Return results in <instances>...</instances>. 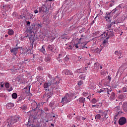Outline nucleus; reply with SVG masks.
I'll list each match as a JSON object with an SVG mask.
<instances>
[{"label": "nucleus", "mask_w": 127, "mask_h": 127, "mask_svg": "<svg viewBox=\"0 0 127 127\" xmlns=\"http://www.w3.org/2000/svg\"><path fill=\"white\" fill-rule=\"evenodd\" d=\"M48 50H50V51H53V49H54V45H49L48 46Z\"/></svg>", "instance_id": "24"}, {"label": "nucleus", "mask_w": 127, "mask_h": 127, "mask_svg": "<svg viewBox=\"0 0 127 127\" xmlns=\"http://www.w3.org/2000/svg\"><path fill=\"white\" fill-rule=\"evenodd\" d=\"M91 103L92 104H96V103H97V99L95 98L92 99L91 100Z\"/></svg>", "instance_id": "35"}, {"label": "nucleus", "mask_w": 127, "mask_h": 127, "mask_svg": "<svg viewBox=\"0 0 127 127\" xmlns=\"http://www.w3.org/2000/svg\"><path fill=\"white\" fill-rule=\"evenodd\" d=\"M101 119H102V114H97L95 116V120H99L100 121Z\"/></svg>", "instance_id": "25"}, {"label": "nucleus", "mask_w": 127, "mask_h": 127, "mask_svg": "<svg viewBox=\"0 0 127 127\" xmlns=\"http://www.w3.org/2000/svg\"><path fill=\"white\" fill-rule=\"evenodd\" d=\"M84 84V82H83V81H79L78 82V86H82V85H83Z\"/></svg>", "instance_id": "36"}, {"label": "nucleus", "mask_w": 127, "mask_h": 127, "mask_svg": "<svg viewBox=\"0 0 127 127\" xmlns=\"http://www.w3.org/2000/svg\"><path fill=\"white\" fill-rule=\"evenodd\" d=\"M64 60H65V61H67V60H69V58H67L65 57L64 58Z\"/></svg>", "instance_id": "52"}, {"label": "nucleus", "mask_w": 127, "mask_h": 127, "mask_svg": "<svg viewBox=\"0 0 127 127\" xmlns=\"http://www.w3.org/2000/svg\"><path fill=\"white\" fill-rule=\"evenodd\" d=\"M119 98L120 99H124V95L121 94L119 96Z\"/></svg>", "instance_id": "44"}, {"label": "nucleus", "mask_w": 127, "mask_h": 127, "mask_svg": "<svg viewBox=\"0 0 127 127\" xmlns=\"http://www.w3.org/2000/svg\"><path fill=\"white\" fill-rule=\"evenodd\" d=\"M39 51L42 52L43 54H46V51H45V47H44V45L42 47L41 49L39 50Z\"/></svg>", "instance_id": "19"}, {"label": "nucleus", "mask_w": 127, "mask_h": 127, "mask_svg": "<svg viewBox=\"0 0 127 127\" xmlns=\"http://www.w3.org/2000/svg\"><path fill=\"white\" fill-rule=\"evenodd\" d=\"M83 31H82V30H80L79 31V33H82V32H83Z\"/></svg>", "instance_id": "57"}, {"label": "nucleus", "mask_w": 127, "mask_h": 127, "mask_svg": "<svg viewBox=\"0 0 127 127\" xmlns=\"http://www.w3.org/2000/svg\"><path fill=\"white\" fill-rule=\"evenodd\" d=\"M79 78L81 80H85V79H86V76H85V75H80L79 76Z\"/></svg>", "instance_id": "33"}, {"label": "nucleus", "mask_w": 127, "mask_h": 127, "mask_svg": "<svg viewBox=\"0 0 127 127\" xmlns=\"http://www.w3.org/2000/svg\"><path fill=\"white\" fill-rule=\"evenodd\" d=\"M104 91L107 92V96H108L109 99L110 101H114V100H116V93L114 92H112V90L108 89V88H104ZM111 93V94H110Z\"/></svg>", "instance_id": "1"}, {"label": "nucleus", "mask_w": 127, "mask_h": 127, "mask_svg": "<svg viewBox=\"0 0 127 127\" xmlns=\"http://www.w3.org/2000/svg\"><path fill=\"white\" fill-rule=\"evenodd\" d=\"M113 5H114V4H110V6L111 7H112V6H113Z\"/></svg>", "instance_id": "59"}, {"label": "nucleus", "mask_w": 127, "mask_h": 127, "mask_svg": "<svg viewBox=\"0 0 127 127\" xmlns=\"http://www.w3.org/2000/svg\"><path fill=\"white\" fill-rule=\"evenodd\" d=\"M20 120V118L17 116H14L11 118V119L8 120V126H10L13 125L15 123H17Z\"/></svg>", "instance_id": "3"}, {"label": "nucleus", "mask_w": 127, "mask_h": 127, "mask_svg": "<svg viewBox=\"0 0 127 127\" xmlns=\"http://www.w3.org/2000/svg\"><path fill=\"white\" fill-rule=\"evenodd\" d=\"M85 70H87L88 69V66L85 67Z\"/></svg>", "instance_id": "62"}, {"label": "nucleus", "mask_w": 127, "mask_h": 127, "mask_svg": "<svg viewBox=\"0 0 127 127\" xmlns=\"http://www.w3.org/2000/svg\"><path fill=\"white\" fill-rule=\"evenodd\" d=\"M99 113L100 114H101V118L100 119L101 122H103L109 118V116H108V114H107L106 112L100 111Z\"/></svg>", "instance_id": "5"}, {"label": "nucleus", "mask_w": 127, "mask_h": 127, "mask_svg": "<svg viewBox=\"0 0 127 127\" xmlns=\"http://www.w3.org/2000/svg\"><path fill=\"white\" fill-rule=\"evenodd\" d=\"M19 48H20L19 47L17 48H13L10 49V52L13 53L14 55H16V54H17V52H18V49H19Z\"/></svg>", "instance_id": "9"}, {"label": "nucleus", "mask_w": 127, "mask_h": 127, "mask_svg": "<svg viewBox=\"0 0 127 127\" xmlns=\"http://www.w3.org/2000/svg\"><path fill=\"white\" fill-rule=\"evenodd\" d=\"M51 126L52 127H54V124H51Z\"/></svg>", "instance_id": "61"}, {"label": "nucleus", "mask_w": 127, "mask_h": 127, "mask_svg": "<svg viewBox=\"0 0 127 127\" xmlns=\"http://www.w3.org/2000/svg\"><path fill=\"white\" fill-rule=\"evenodd\" d=\"M100 74L102 76H104V75H106V70H102L100 73Z\"/></svg>", "instance_id": "37"}, {"label": "nucleus", "mask_w": 127, "mask_h": 127, "mask_svg": "<svg viewBox=\"0 0 127 127\" xmlns=\"http://www.w3.org/2000/svg\"><path fill=\"white\" fill-rule=\"evenodd\" d=\"M51 85H53V81H49L48 82H45L44 84V89H48V88H49V86H51Z\"/></svg>", "instance_id": "10"}, {"label": "nucleus", "mask_w": 127, "mask_h": 127, "mask_svg": "<svg viewBox=\"0 0 127 127\" xmlns=\"http://www.w3.org/2000/svg\"><path fill=\"white\" fill-rule=\"evenodd\" d=\"M51 97V96H48V95L47 96L48 99H50Z\"/></svg>", "instance_id": "56"}, {"label": "nucleus", "mask_w": 127, "mask_h": 127, "mask_svg": "<svg viewBox=\"0 0 127 127\" xmlns=\"http://www.w3.org/2000/svg\"><path fill=\"white\" fill-rule=\"evenodd\" d=\"M63 73L64 74H65V75H67L68 76H71V75L73 74V73H72V71L68 70V69H64L63 71Z\"/></svg>", "instance_id": "12"}, {"label": "nucleus", "mask_w": 127, "mask_h": 127, "mask_svg": "<svg viewBox=\"0 0 127 127\" xmlns=\"http://www.w3.org/2000/svg\"><path fill=\"white\" fill-rule=\"evenodd\" d=\"M123 109L125 112V113H127V103L125 102L123 105Z\"/></svg>", "instance_id": "17"}, {"label": "nucleus", "mask_w": 127, "mask_h": 127, "mask_svg": "<svg viewBox=\"0 0 127 127\" xmlns=\"http://www.w3.org/2000/svg\"><path fill=\"white\" fill-rule=\"evenodd\" d=\"M38 107H39V103H38V104L35 103L34 108L35 109H37V108H38Z\"/></svg>", "instance_id": "39"}, {"label": "nucleus", "mask_w": 127, "mask_h": 127, "mask_svg": "<svg viewBox=\"0 0 127 127\" xmlns=\"http://www.w3.org/2000/svg\"><path fill=\"white\" fill-rule=\"evenodd\" d=\"M12 90H13L12 87H10V88L8 90V91L9 92H10V91H11Z\"/></svg>", "instance_id": "49"}, {"label": "nucleus", "mask_w": 127, "mask_h": 127, "mask_svg": "<svg viewBox=\"0 0 127 127\" xmlns=\"http://www.w3.org/2000/svg\"><path fill=\"white\" fill-rule=\"evenodd\" d=\"M62 104H64L65 105V104H68V103H69V102L67 100V98L64 96V98L62 99Z\"/></svg>", "instance_id": "14"}, {"label": "nucleus", "mask_w": 127, "mask_h": 127, "mask_svg": "<svg viewBox=\"0 0 127 127\" xmlns=\"http://www.w3.org/2000/svg\"><path fill=\"white\" fill-rule=\"evenodd\" d=\"M115 110L118 112V114H123L122 112L120 111V110H121V107H120V106L115 108Z\"/></svg>", "instance_id": "28"}, {"label": "nucleus", "mask_w": 127, "mask_h": 127, "mask_svg": "<svg viewBox=\"0 0 127 127\" xmlns=\"http://www.w3.org/2000/svg\"><path fill=\"white\" fill-rule=\"evenodd\" d=\"M103 92H106V91H105V89H104V90L103 89H100L97 91V93H102Z\"/></svg>", "instance_id": "42"}, {"label": "nucleus", "mask_w": 127, "mask_h": 127, "mask_svg": "<svg viewBox=\"0 0 127 127\" xmlns=\"http://www.w3.org/2000/svg\"><path fill=\"white\" fill-rule=\"evenodd\" d=\"M12 98L13 99H17V94L14 93L12 94Z\"/></svg>", "instance_id": "31"}, {"label": "nucleus", "mask_w": 127, "mask_h": 127, "mask_svg": "<svg viewBox=\"0 0 127 127\" xmlns=\"http://www.w3.org/2000/svg\"><path fill=\"white\" fill-rule=\"evenodd\" d=\"M0 87L1 88H3V84H0Z\"/></svg>", "instance_id": "54"}, {"label": "nucleus", "mask_w": 127, "mask_h": 127, "mask_svg": "<svg viewBox=\"0 0 127 127\" xmlns=\"http://www.w3.org/2000/svg\"><path fill=\"white\" fill-rule=\"evenodd\" d=\"M54 102L53 101H51L50 104H49V106L51 108V109H52L53 110V109H54V108L53 107L54 106Z\"/></svg>", "instance_id": "30"}, {"label": "nucleus", "mask_w": 127, "mask_h": 127, "mask_svg": "<svg viewBox=\"0 0 127 127\" xmlns=\"http://www.w3.org/2000/svg\"><path fill=\"white\" fill-rule=\"evenodd\" d=\"M100 65H101V64H100L99 63H95L94 64V66L95 68H96V66H97V67H96V69L98 70V69H99V68H100Z\"/></svg>", "instance_id": "27"}, {"label": "nucleus", "mask_w": 127, "mask_h": 127, "mask_svg": "<svg viewBox=\"0 0 127 127\" xmlns=\"http://www.w3.org/2000/svg\"><path fill=\"white\" fill-rule=\"evenodd\" d=\"M52 117H53V118H55L56 119H57V118H58V117L57 116H55V115H52Z\"/></svg>", "instance_id": "47"}, {"label": "nucleus", "mask_w": 127, "mask_h": 127, "mask_svg": "<svg viewBox=\"0 0 127 127\" xmlns=\"http://www.w3.org/2000/svg\"><path fill=\"white\" fill-rule=\"evenodd\" d=\"M117 8H116L115 9H113L110 13H109L108 14H107L106 15V16H105V18L106 20V21H107V22H111V17H112L111 16V13H115V12H116L118 9H117Z\"/></svg>", "instance_id": "4"}, {"label": "nucleus", "mask_w": 127, "mask_h": 127, "mask_svg": "<svg viewBox=\"0 0 127 127\" xmlns=\"http://www.w3.org/2000/svg\"><path fill=\"white\" fill-rule=\"evenodd\" d=\"M112 28V24H109L106 25V29H107V31H109V30H111Z\"/></svg>", "instance_id": "21"}, {"label": "nucleus", "mask_w": 127, "mask_h": 127, "mask_svg": "<svg viewBox=\"0 0 127 127\" xmlns=\"http://www.w3.org/2000/svg\"><path fill=\"white\" fill-rule=\"evenodd\" d=\"M108 33V37H109V38H110V37H113V36H115V34H114V32H112L111 31H109L107 32Z\"/></svg>", "instance_id": "18"}, {"label": "nucleus", "mask_w": 127, "mask_h": 127, "mask_svg": "<svg viewBox=\"0 0 127 127\" xmlns=\"http://www.w3.org/2000/svg\"><path fill=\"white\" fill-rule=\"evenodd\" d=\"M108 36V33L107 32H104L102 35L101 37L102 39H104V38H106Z\"/></svg>", "instance_id": "23"}, {"label": "nucleus", "mask_w": 127, "mask_h": 127, "mask_svg": "<svg viewBox=\"0 0 127 127\" xmlns=\"http://www.w3.org/2000/svg\"><path fill=\"white\" fill-rule=\"evenodd\" d=\"M21 101H23V98H22V97H19L18 100V102H21Z\"/></svg>", "instance_id": "43"}, {"label": "nucleus", "mask_w": 127, "mask_h": 127, "mask_svg": "<svg viewBox=\"0 0 127 127\" xmlns=\"http://www.w3.org/2000/svg\"><path fill=\"white\" fill-rule=\"evenodd\" d=\"M81 37H84L85 38H87V36L85 35H81Z\"/></svg>", "instance_id": "48"}, {"label": "nucleus", "mask_w": 127, "mask_h": 127, "mask_svg": "<svg viewBox=\"0 0 127 127\" xmlns=\"http://www.w3.org/2000/svg\"><path fill=\"white\" fill-rule=\"evenodd\" d=\"M108 40H109V37H106V39H103L102 42V44H106V43H108Z\"/></svg>", "instance_id": "29"}, {"label": "nucleus", "mask_w": 127, "mask_h": 127, "mask_svg": "<svg viewBox=\"0 0 127 127\" xmlns=\"http://www.w3.org/2000/svg\"><path fill=\"white\" fill-rule=\"evenodd\" d=\"M13 107H14V104L13 103H7L6 105V108L8 110H10V109H12V108H13Z\"/></svg>", "instance_id": "13"}, {"label": "nucleus", "mask_w": 127, "mask_h": 127, "mask_svg": "<svg viewBox=\"0 0 127 127\" xmlns=\"http://www.w3.org/2000/svg\"><path fill=\"white\" fill-rule=\"evenodd\" d=\"M51 81H53V85H56V84H59V81L57 78L54 79Z\"/></svg>", "instance_id": "22"}, {"label": "nucleus", "mask_w": 127, "mask_h": 127, "mask_svg": "<svg viewBox=\"0 0 127 127\" xmlns=\"http://www.w3.org/2000/svg\"><path fill=\"white\" fill-rule=\"evenodd\" d=\"M64 97L66 98L68 102H71L72 98L74 97V93H66Z\"/></svg>", "instance_id": "6"}, {"label": "nucleus", "mask_w": 127, "mask_h": 127, "mask_svg": "<svg viewBox=\"0 0 127 127\" xmlns=\"http://www.w3.org/2000/svg\"><path fill=\"white\" fill-rule=\"evenodd\" d=\"M97 105H92V108H95V107H96Z\"/></svg>", "instance_id": "53"}, {"label": "nucleus", "mask_w": 127, "mask_h": 127, "mask_svg": "<svg viewBox=\"0 0 127 127\" xmlns=\"http://www.w3.org/2000/svg\"><path fill=\"white\" fill-rule=\"evenodd\" d=\"M45 61H46V62H47V63H49V62H50V61H51V58L49 57H46L45 58Z\"/></svg>", "instance_id": "26"}, {"label": "nucleus", "mask_w": 127, "mask_h": 127, "mask_svg": "<svg viewBox=\"0 0 127 127\" xmlns=\"http://www.w3.org/2000/svg\"><path fill=\"white\" fill-rule=\"evenodd\" d=\"M48 9L45 5H43L39 8V12H47Z\"/></svg>", "instance_id": "8"}, {"label": "nucleus", "mask_w": 127, "mask_h": 127, "mask_svg": "<svg viewBox=\"0 0 127 127\" xmlns=\"http://www.w3.org/2000/svg\"><path fill=\"white\" fill-rule=\"evenodd\" d=\"M103 14V11H100V13L97 14V16L96 17V18L97 17V16H101V15H102Z\"/></svg>", "instance_id": "41"}, {"label": "nucleus", "mask_w": 127, "mask_h": 127, "mask_svg": "<svg viewBox=\"0 0 127 127\" xmlns=\"http://www.w3.org/2000/svg\"><path fill=\"white\" fill-rule=\"evenodd\" d=\"M108 79L109 80V81H111V79H112V77H111V76H110V75H109L108 76Z\"/></svg>", "instance_id": "50"}, {"label": "nucleus", "mask_w": 127, "mask_h": 127, "mask_svg": "<svg viewBox=\"0 0 127 127\" xmlns=\"http://www.w3.org/2000/svg\"><path fill=\"white\" fill-rule=\"evenodd\" d=\"M77 73H84V69H82V68L79 69L77 70Z\"/></svg>", "instance_id": "34"}, {"label": "nucleus", "mask_w": 127, "mask_h": 127, "mask_svg": "<svg viewBox=\"0 0 127 127\" xmlns=\"http://www.w3.org/2000/svg\"><path fill=\"white\" fill-rule=\"evenodd\" d=\"M85 119H86V118H82V120L83 121H85Z\"/></svg>", "instance_id": "64"}, {"label": "nucleus", "mask_w": 127, "mask_h": 127, "mask_svg": "<svg viewBox=\"0 0 127 127\" xmlns=\"http://www.w3.org/2000/svg\"><path fill=\"white\" fill-rule=\"evenodd\" d=\"M127 123V119L125 117H121L119 120V124L120 126H124Z\"/></svg>", "instance_id": "7"}, {"label": "nucleus", "mask_w": 127, "mask_h": 127, "mask_svg": "<svg viewBox=\"0 0 127 127\" xmlns=\"http://www.w3.org/2000/svg\"><path fill=\"white\" fill-rule=\"evenodd\" d=\"M122 91L123 93H125V92H127V89L126 87H124L123 88Z\"/></svg>", "instance_id": "40"}, {"label": "nucleus", "mask_w": 127, "mask_h": 127, "mask_svg": "<svg viewBox=\"0 0 127 127\" xmlns=\"http://www.w3.org/2000/svg\"><path fill=\"white\" fill-rule=\"evenodd\" d=\"M64 56V53H61L59 55V57L57 58V60L59 62H62V60L60 59V58H62Z\"/></svg>", "instance_id": "15"}, {"label": "nucleus", "mask_w": 127, "mask_h": 127, "mask_svg": "<svg viewBox=\"0 0 127 127\" xmlns=\"http://www.w3.org/2000/svg\"><path fill=\"white\" fill-rule=\"evenodd\" d=\"M115 55H118V56H119V57L118 58L119 59H121V58H122V57H123V56H122V53H121V52H120L119 51H115Z\"/></svg>", "instance_id": "16"}, {"label": "nucleus", "mask_w": 127, "mask_h": 127, "mask_svg": "<svg viewBox=\"0 0 127 127\" xmlns=\"http://www.w3.org/2000/svg\"><path fill=\"white\" fill-rule=\"evenodd\" d=\"M27 25H30V22L29 21H27Z\"/></svg>", "instance_id": "51"}, {"label": "nucleus", "mask_w": 127, "mask_h": 127, "mask_svg": "<svg viewBox=\"0 0 127 127\" xmlns=\"http://www.w3.org/2000/svg\"><path fill=\"white\" fill-rule=\"evenodd\" d=\"M21 108H22L23 111H25L26 109H27V106L26 105H24L21 107Z\"/></svg>", "instance_id": "32"}, {"label": "nucleus", "mask_w": 127, "mask_h": 127, "mask_svg": "<svg viewBox=\"0 0 127 127\" xmlns=\"http://www.w3.org/2000/svg\"><path fill=\"white\" fill-rule=\"evenodd\" d=\"M5 88H6V89H8V88H9V83H6L5 84Z\"/></svg>", "instance_id": "38"}, {"label": "nucleus", "mask_w": 127, "mask_h": 127, "mask_svg": "<svg viewBox=\"0 0 127 127\" xmlns=\"http://www.w3.org/2000/svg\"><path fill=\"white\" fill-rule=\"evenodd\" d=\"M87 64L88 65H91V63H88Z\"/></svg>", "instance_id": "60"}, {"label": "nucleus", "mask_w": 127, "mask_h": 127, "mask_svg": "<svg viewBox=\"0 0 127 127\" xmlns=\"http://www.w3.org/2000/svg\"><path fill=\"white\" fill-rule=\"evenodd\" d=\"M8 34L10 36L13 35V34H14V31L11 29H9L8 31Z\"/></svg>", "instance_id": "20"}, {"label": "nucleus", "mask_w": 127, "mask_h": 127, "mask_svg": "<svg viewBox=\"0 0 127 127\" xmlns=\"http://www.w3.org/2000/svg\"><path fill=\"white\" fill-rule=\"evenodd\" d=\"M5 37H6H6H8V35H5Z\"/></svg>", "instance_id": "63"}, {"label": "nucleus", "mask_w": 127, "mask_h": 127, "mask_svg": "<svg viewBox=\"0 0 127 127\" xmlns=\"http://www.w3.org/2000/svg\"><path fill=\"white\" fill-rule=\"evenodd\" d=\"M82 39H84V38H80L79 41L77 44L75 45V48H78L79 49H84L86 44H88V42L81 43Z\"/></svg>", "instance_id": "2"}, {"label": "nucleus", "mask_w": 127, "mask_h": 127, "mask_svg": "<svg viewBox=\"0 0 127 127\" xmlns=\"http://www.w3.org/2000/svg\"><path fill=\"white\" fill-rule=\"evenodd\" d=\"M34 13H38V10L36 9L34 11Z\"/></svg>", "instance_id": "46"}, {"label": "nucleus", "mask_w": 127, "mask_h": 127, "mask_svg": "<svg viewBox=\"0 0 127 127\" xmlns=\"http://www.w3.org/2000/svg\"><path fill=\"white\" fill-rule=\"evenodd\" d=\"M100 69H103V66H102L101 64L100 65Z\"/></svg>", "instance_id": "55"}, {"label": "nucleus", "mask_w": 127, "mask_h": 127, "mask_svg": "<svg viewBox=\"0 0 127 127\" xmlns=\"http://www.w3.org/2000/svg\"><path fill=\"white\" fill-rule=\"evenodd\" d=\"M77 102H78V104H83V106H85V102H86V99H85L84 97H80L78 99H77Z\"/></svg>", "instance_id": "11"}, {"label": "nucleus", "mask_w": 127, "mask_h": 127, "mask_svg": "<svg viewBox=\"0 0 127 127\" xmlns=\"http://www.w3.org/2000/svg\"><path fill=\"white\" fill-rule=\"evenodd\" d=\"M83 96H87V95H88V93H87L86 92H83Z\"/></svg>", "instance_id": "45"}, {"label": "nucleus", "mask_w": 127, "mask_h": 127, "mask_svg": "<svg viewBox=\"0 0 127 127\" xmlns=\"http://www.w3.org/2000/svg\"><path fill=\"white\" fill-rule=\"evenodd\" d=\"M122 5L121 4H120V5H119V6L117 7V8L118 7H122V6H121Z\"/></svg>", "instance_id": "58"}]
</instances>
